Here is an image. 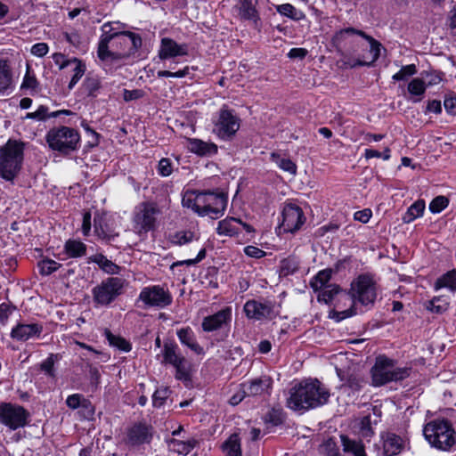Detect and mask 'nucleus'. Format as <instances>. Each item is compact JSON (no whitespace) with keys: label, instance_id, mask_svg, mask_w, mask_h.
<instances>
[{"label":"nucleus","instance_id":"obj_1","mask_svg":"<svg viewBox=\"0 0 456 456\" xmlns=\"http://www.w3.org/2000/svg\"><path fill=\"white\" fill-rule=\"evenodd\" d=\"M332 43L346 68L370 66L379 57L381 45L362 30L346 28L336 32Z\"/></svg>","mask_w":456,"mask_h":456},{"label":"nucleus","instance_id":"obj_2","mask_svg":"<svg viewBox=\"0 0 456 456\" xmlns=\"http://www.w3.org/2000/svg\"><path fill=\"white\" fill-rule=\"evenodd\" d=\"M227 195L220 191L187 190L182 199L184 208L200 216L216 219L224 215L227 206Z\"/></svg>","mask_w":456,"mask_h":456},{"label":"nucleus","instance_id":"obj_3","mask_svg":"<svg viewBox=\"0 0 456 456\" xmlns=\"http://www.w3.org/2000/svg\"><path fill=\"white\" fill-rule=\"evenodd\" d=\"M330 396L329 389L317 379H306L290 389L287 406L297 411L322 406Z\"/></svg>","mask_w":456,"mask_h":456},{"label":"nucleus","instance_id":"obj_4","mask_svg":"<svg viewBox=\"0 0 456 456\" xmlns=\"http://www.w3.org/2000/svg\"><path fill=\"white\" fill-rule=\"evenodd\" d=\"M376 297L377 287L372 278L365 274L359 275L351 283L350 294L343 293L340 295V300L348 301L351 305L345 310H339V305H336L338 320H344L357 314L356 302L369 306L374 304Z\"/></svg>","mask_w":456,"mask_h":456},{"label":"nucleus","instance_id":"obj_5","mask_svg":"<svg viewBox=\"0 0 456 456\" xmlns=\"http://www.w3.org/2000/svg\"><path fill=\"white\" fill-rule=\"evenodd\" d=\"M23 143L9 140L0 147V177L12 181L19 174L23 162Z\"/></svg>","mask_w":456,"mask_h":456},{"label":"nucleus","instance_id":"obj_6","mask_svg":"<svg viewBox=\"0 0 456 456\" xmlns=\"http://www.w3.org/2000/svg\"><path fill=\"white\" fill-rule=\"evenodd\" d=\"M410 369L399 367L393 359L379 355L371 368V384L381 387L389 382L403 380L410 375Z\"/></svg>","mask_w":456,"mask_h":456},{"label":"nucleus","instance_id":"obj_7","mask_svg":"<svg viewBox=\"0 0 456 456\" xmlns=\"http://www.w3.org/2000/svg\"><path fill=\"white\" fill-rule=\"evenodd\" d=\"M423 435L432 447L441 451L450 450L456 442L452 426L444 419H435L426 424Z\"/></svg>","mask_w":456,"mask_h":456},{"label":"nucleus","instance_id":"obj_8","mask_svg":"<svg viewBox=\"0 0 456 456\" xmlns=\"http://www.w3.org/2000/svg\"><path fill=\"white\" fill-rule=\"evenodd\" d=\"M46 142L52 150L69 153L78 148L80 135L69 126L54 127L47 132Z\"/></svg>","mask_w":456,"mask_h":456},{"label":"nucleus","instance_id":"obj_9","mask_svg":"<svg viewBox=\"0 0 456 456\" xmlns=\"http://www.w3.org/2000/svg\"><path fill=\"white\" fill-rule=\"evenodd\" d=\"M126 284V280L119 277H110L103 280L92 289L95 305L106 306L111 304L123 293Z\"/></svg>","mask_w":456,"mask_h":456},{"label":"nucleus","instance_id":"obj_10","mask_svg":"<svg viewBox=\"0 0 456 456\" xmlns=\"http://www.w3.org/2000/svg\"><path fill=\"white\" fill-rule=\"evenodd\" d=\"M142 46V37L135 33L125 31L109 47L105 61H118L134 55Z\"/></svg>","mask_w":456,"mask_h":456},{"label":"nucleus","instance_id":"obj_11","mask_svg":"<svg viewBox=\"0 0 456 456\" xmlns=\"http://www.w3.org/2000/svg\"><path fill=\"white\" fill-rule=\"evenodd\" d=\"M159 210L154 203L142 202L134 208L133 213V230L139 235H143L153 230Z\"/></svg>","mask_w":456,"mask_h":456},{"label":"nucleus","instance_id":"obj_12","mask_svg":"<svg viewBox=\"0 0 456 456\" xmlns=\"http://www.w3.org/2000/svg\"><path fill=\"white\" fill-rule=\"evenodd\" d=\"M29 417V412L18 403L10 402L0 403V424L11 431H15L27 426Z\"/></svg>","mask_w":456,"mask_h":456},{"label":"nucleus","instance_id":"obj_13","mask_svg":"<svg viewBox=\"0 0 456 456\" xmlns=\"http://www.w3.org/2000/svg\"><path fill=\"white\" fill-rule=\"evenodd\" d=\"M213 133L224 141L231 140L240 129V119L233 110L224 106L213 120Z\"/></svg>","mask_w":456,"mask_h":456},{"label":"nucleus","instance_id":"obj_14","mask_svg":"<svg viewBox=\"0 0 456 456\" xmlns=\"http://www.w3.org/2000/svg\"><path fill=\"white\" fill-rule=\"evenodd\" d=\"M139 300L147 307L165 308L172 303V295L163 286L151 285L144 287L141 290Z\"/></svg>","mask_w":456,"mask_h":456},{"label":"nucleus","instance_id":"obj_15","mask_svg":"<svg viewBox=\"0 0 456 456\" xmlns=\"http://www.w3.org/2000/svg\"><path fill=\"white\" fill-rule=\"evenodd\" d=\"M303 209L295 203H286L281 211V223L280 228L283 232L294 233L305 223Z\"/></svg>","mask_w":456,"mask_h":456},{"label":"nucleus","instance_id":"obj_16","mask_svg":"<svg viewBox=\"0 0 456 456\" xmlns=\"http://www.w3.org/2000/svg\"><path fill=\"white\" fill-rule=\"evenodd\" d=\"M124 27L125 25L118 21L106 22L102 26V36L98 45V56L101 60H106L110 43L115 42L117 37L125 32L122 30Z\"/></svg>","mask_w":456,"mask_h":456},{"label":"nucleus","instance_id":"obj_17","mask_svg":"<svg viewBox=\"0 0 456 456\" xmlns=\"http://www.w3.org/2000/svg\"><path fill=\"white\" fill-rule=\"evenodd\" d=\"M258 0H239L234 10L240 20L250 22L257 30L261 29V18L257 9Z\"/></svg>","mask_w":456,"mask_h":456},{"label":"nucleus","instance_id":"obj_18","mask_svg":"<svg viewBox=\"0 0 456 456\" xmlns=\"http://www.w3.org/2000/svg\"><path fill=\"white\" fill-rule=\"evenodd\" d=\"M189 54V45L185 43L179 44L170 37H163L159 47L160 60L176 59Z\"/></svg>","mask_w":456,"mask_h":456},{"label":"nucleus","instance_id":"obj_19","mask_svg":"<svg viewBox=\"0 0 456 456\" xmlns=\"http://www.w3.org/2000/svg\"><path fill=\"white\" fill-rule=\"evenodd\" d=\"M242 230L247 233L254 232L252 226L234 217H228L220 221L216 228V232L219 235L229 237L239 235Z\"/></svg>","mask_w":456,"mask_h":456},{"label":"nucleus","instance_id":"obj_20","mask_svg":"<svg viewBox=\"0 0 456 456\" xmlns=\"http://www.w3.org/2000/svg\"><path fill=\"white\" fill-rule=\"evenodd\" d=\"M232 321V308L225 307L217 313L205 317L201 327L206 332H211L223 328Z\"/></svg>","mask_w":456,"mask_h":456},{"label":"nucleus","instance_id":"obj_21","mask_svg":"<svg viewBox=\"0 0 456 456\" xmlns=\"http://www.w3.org/2000/svg\"><path fill=\"white\" fill-rule=\"evenodd\" d=\"M15 89L10 61L0 58V96H9Z\"/></svg>","mask_w":456,"mask_h":456},{"label":"nucleus","instance_id":"obj_22","mask_svg":"<svg viewBox=\"0 0 456 456\" xmlns=\"http://www.w3.org/2000/svg\"><path fill=\"white\" fill-rule=\"evenodd\" d=\"M243 384L247 389L248 396L269 395L273 388V379L266 375H263Z\"/></svg>","mask_w":456,"mask_h":456},{"label":"nucleus","instance_id":"obj_23","mask_svg":"<svg viewBox=\"0 0 456 456\" xmlns=\"http://www.w3.org/2000/svg\"><path fill=\"white\" fill-rule=\"evenodd\" d=\"M273 305L268 301L249 300L244 305V312L248 318L261 320L271 316Z\"/></svg>","mask_w":456,"mask_h":456},{"label":"nucleus","instance_id":"obj_24","mask_svg":"<svg viewBox=\"0 0 456 456\" xmlns=\"http://www.w3.org/2000/svg\"><path fill=\"white\" fill-rule=\"evenodd\" d=\"M187 150L201 157H210L217 153V145L211 142H206L198 138H188Z\"/></svg>","mask_w":456,"mask_h":456},{"label":"nucleus","instance_id":"obj_25","mask_svg":"<svg viewBox=\"0 0 456 456\" xmlns=\"http://www.w3.org/2000/svg\"><path fill=\"white\" fill-rule=\"evenodd\" d=\"M152 439V429L150 426L138 424L132 427L127 435L129 444L135 446L149 444Z\"/></svg>","mask_w":456,"mask_h":456},{"label":"nucleus","instance_id":"obj_26","mask_svg":"<svg viewBox=\"0 0 456 456\" xmlns=\"http://www.w3.org/2000/svg\"><path fill=\"white\" fill-rule=\"evenodd\" d=\"M43 331V327L37 323H20L12 328L11 336L12 338L26 341L32 338H38Z\"/></svg>","mask_w":456,"mask_h":456},{"label":"nucleus","instance_id":"obj_27","mask_svg":"<svg viewBox=\"0 0 456 456\" xmlns=\"http://www.w3.org/2000/svg\"><path fill=\"white\" fill-rule=\"evenodd\" d=\"M22 94L36 95L41 91V86L35 73L31 70L29 65H27L26 73L20 86Z\"/></svg>","mask_w":456,"mask_h":456},{"label":"nucleus","instance_id":"obj_28","mask_svg":"<svg viewBox=\"0 0 456 456\" xmlns=\"http://www.w3.org/2000/svg\"><path fill=\"white\" fill-rule=\"evenodd\" d=\"M383 453L385 456H394L401 452L403 449V440L400 436L387 433L382 436Z\"/></svg>","mask_w":456,"mask_h":456},{"label":"nucleus","instance_id":"obj_29","mask_svg":"<svg viewBox=\"0 0 456 456\" xmlns=\"http://www.w3.org/2000/svg\"><path fill=\"white\" fill-rule=\"evenodd\" d=\"M177 337L182 344L187 346L196 354L203 352V348L197 343L195 335L191 328L187 327L177 330Z\"/></svg>","mask_w":456,"mask_h":456},{"label":"nucleus","instance_id":"obj_30","mask_svg":"<svg viewBox=\"0 0 456 456\" xmlns=\"http://www.w3.org/2000/svg\"><path fill=\"white\" fill-rule=\"evenodd\" d=\"M69 63V68L71 69L70 71L72 76L68 86L69 89H72L85 75L86 71V65L82 60L75 57L70 58Z\"/></svg>","mask_w":456,"mask_h":456},{"label":"nucleus","instance_id":"obj_31","mask_svg":"<svg viewBox=\"0 0 456 456\" xmlns=\"http://www.w3.org/2000/svg\"><path fill=\"white\" fill-rule=\"evenodd\" d=\"M407 90L414 102H420L427 90L425 82L421 77L412 78L407 86Z\"/></svg>","mask_w":456,"mask_h":456},{"label":"nucleus","instance_id":"obj_32","mask_svg":"<svg viewBox=\"0 0 456 456\" xmlns=\"http://www.w3.org/2000/svg\"><path fill=\"white\" fill-rule=\"evenodd\" d=\"M331 269H324L316 275H314L310 281V286L314 291H320L322 289L325 288L327 285H330V281L332 276Z\"/></svg>","mask_w":456,"mask_h":456},{"label":"nucleus","instance_id":"obj_33","mask_svg":"<svg viewBox=\"0 0 456 456\" xmlns=\"http://www.w3.org/2000/svg\"><path fill=\"white\" fill-rule=\"evenodd\" d=\"M426 208L425 201L423 200H419L415 201L412 205H411L406 213L403 216V222L404 224H410L413 222L416 218L422 216L424 210Z\"/></svg>","mask_w":456,"mask_h":456},{"label":"nucleus","instance_id":"obj_34","mask_svg":"<svg viewBox=\"0 0 456 456\" xmlns=\"http://www.w3.org/2000/svg\"><path fill=\"white\" fill-rule=\"evenodd\" d=\"M92 262L98 265V266L106 273L118 274L120 272V267L109 260L105 256L102 254H96L91 258Z\"/></svg>","mask_w":456,"mask_h":456},{"label":"nucleus","instance_id":"obj_35","mask_svg":"<svg viewBox=\"0 0 456 456\" xmlns=\"http://www.w3.org/2000/svg\"><path fill=\"white\" fill-rule=\"evenodd\" d=\"M222 448L227 456H241L240 440L237 434L231 435Z\"/></svg>","mask_w":456,"mask_h":456},{"label":"nucleus","instance_id":"obj_36","mask_svg":"<svg viewBox=\"0 0 456 456\" xmlns=\"http://www.w3.org/2000/svg\"><path fill=\"white\" fill-rule=\"evenodd\" d=\"M66 403L71 409H77L79 407L85 408L88 416H92L94 414V409L90 403L79 394L69 395L66 400Z\"/></svg>","mask_w":456,"mask_h":456},{"label":"nucleus","instance_id":"obj_37","mask_svg":"<svg viewBox=\"0 0 456 456\" xmlns=\"http://www.w3.org/2000/svg\"><path fill=\"white\" fill-rule=\"evenodd\" d=\"M341 441L346 452H351L354 456H366L364 446L361 442L351 440L345 436H341Z\"/></svg>","mask_w":456,"mask_h":456},{"label":"nucleus","instance_id":"obj_38","mask_svg":"<svg viewBox=\"0 0 456 456\" xmlns=\"http://www.w3.org/2000/svg\"><path fill=\"white\" fill-rule=\"evenodd\" d=\"M48 110V107L40 105L36 111L27 113L25 118L44 121L49 118H57L61 113V111L49 113ZM62 112L68 113V110H62Z\"/></svg>","mask_w":456,"mask_h":456},{"label":"nucleus","instance_id":"obj_39","mask_svg":"<svg viewBox=\"0 0 456 456\" xmlns=\"http://www.w3.org/2000/svg\"><path fill=\"white\" fill-rule=\"evenodd\" d=\"M86 245L76 240H69L65 243V251L69 257H80L86 254Z\"/></svg>","mask_w":456,"mask_h":456},{"label":"nucleus","instance_id":"obj_40","mask_svg":"<svg viewBox=\"0 0 456 456\" xmlns=\"http://www.w3.org/2000/svg\"><path fill=\"white\" fill-rule=\"evenodd\" d=\"M300 265V260L295 256H290L283 259L281 263V274L288 276L295 273Z\"/></svg>","mask_w":456,"mask_h":456},{"label":"nucleus","instance_id":"obj_41","mask_svg":"<svg viewBox=\"0 0 456 456\" xmlns=\"http://www.w3.org/2000/svg\"><path fill=\"white\" fill-rule=\"evenodd\" d=\"M340 293V289L336 284L327 285L325 288L322 289L317 296L318 301L324 302L325 304H329L331 302L335 296Z\"/></svg>","mask_w":456,"mask_h":456},{"label":"nucleus","instance_id":"obj_42","mask_svg":"<svg viewBox=\"0 0 456 456\" xmlns=\"http://www.w3.org/2000/svg\"><path fill=\"white\" fill-rule=\"evenodd\" d=\"M441 288L456 290V271L448 272L436 281L435 289H439Z\"/></svg>","mask_w":456,"mask_h":456},{"label":"nucleus","instance_id":"obj_43","mask_svg":"<svg viewBox=\"0 0 456 456\" xmlns=\"http://www.w3.org/2000/svg\"><path fill=\"white\" fill-rule=\"evenodd\" d=\"M184 357L176 353L175 346L165 345L163 349V362L175 366L180 363Z\"/></svg>","mask_w":456,"mask_h":456},{"label":"nucleus","instance_id":"obj_44","mask_svg":"<svg viewBox=\"0 0 456 456\" xmlns=\"http://www.w3.org/2000/svg\"><path fill=\"white\" fill-rule=\"evenodd\" d=\"M273 160L276 165L285 172L289 173L292 175L297 174V165L289 159L281 158L279 155L273 153Z\"/></svg>","mask_w":456,"mask_h":456},{"label":"nucleus","instance_id":"obj_45","mask_svg":"<svg viewBox=\"0 0 456 456\" xmlns=\"http://www.w3.org/2000/svg\"><path fill=\"white\" fill-rule=\"evenodd\" d=\"M37 266L40 274L46 276L56 272L61 266V265L53 259L44 258L38 262Z\"/></svg>","mask_w":456,"mask_h":456},{"label":"nucleus","instance_id":"obj_46","mask_svg":"<svg viewBox=\"0 0 456 456\" xmlns=\"http://www.w3.org/2000/svg\"><path fill=\"white\" fill-rule=\"evenodd\" d=\"M105 336L110 346L117 347L124 352L130 351L131 346L125 338L113 335L109 330H105Z\"/></svg>","mask_w":456,"mask_h":456},{"label":"nucleus","instance_id":"obj_47","mask_svg":"<svg viewBox=\"0 0 456 456\" xmlns=\"http://www.w3.org/2000/svg\"><path fill=\"white\" fill-rule=\"evenodd\" d=\"M195 443L193 441H180L173 439L170 441L168 446L170 450L178 452L179 454H188L194 447Z\"/></svg>","mask_w":456,"mask_h":456},{"label":"nucleus","instance_id":"obj_48","mask_svg":"<svg viewBox=\"0 0 456 456\" xmlns=\"http://www.w3.org/2000/svg\"><path fill=\"white\" fill-rule=\"evenodd\" d=\"M194 237L191 231H179L171 235L170 240L175 245L182 246L192 241Z\"/></svg>","mask_w":456,"mask_h":456},{"label":"nucleus","instance_id":"obj_49","mask_svg":"<svg viewBox=\"0 0 456 456\" xmlns=\"http://www.w3.org/2000/svg\"><path fill=\"white\" fill-rule=\"evenodd\" d=\"M264 422L269 427L278 426L282 422L280 410L271 409L263 417Z\"/></svg>","mask_w":456,"mask_h":456},{"label":"nucleus","instance_id":"obj_50","mask_svg":"<svg viewBox=\"0 0 456 456\" xmlns=\"http://www.w3.org/2000/svg\"><path fill=\"white\" fill-rule=\"evenodd\" d=\"M370 415L364 416L359 423V434L362 437L369 439L374 434Z\"/></svg>","mask_w":456,"mask_h":456},{"label":"nucleus","instance_id":"obj_51","mask_svg":"<svg viewBox=\"0 0 456 456\" xmlns=\"http://www.w3.org/2000/svg\"><path fill=\"white\" fill-rule=\"evenodd\" d=\"M449 305L448 301L444 297H435L429 302L428 308L434 313L442 314L447 310Z\"/></svg>","mask_w":456,"mask_h":456},{"label":"nucleus","instance_id":"obj_52","mask_svg":"<svg viewBox=\"0 0 456 456\" xmlns=\"http://www.w3.org/2000/svg\"><path fill=\"white\" fill-rule=\"evenodd\" d=\"M417 73V67L414 64L403 66L398 72L393 75L392 79L400 81L405 80L408 77L413 76Z\"/></svg>","mask_w":456,"mask_h":456},{"label":"nucleus","instance_id":"obj_53","mask_svg":"<svg viewBox=\"0 0 456 456\" xmlns=\"http://www.w3.org/2000/svg\"><path fill=\"white\" fill-rule=\"evenodd\" d=\"M170 390L167 387L158 388L152 395V404L154 407L159 408L168 397Z\"/></svg>","mask_w":456,"mask_h":456},{"label":"nucleus","instance_id":"obj_54","mask_svg":"<svg viewBox=\"0 0 456 456\" xmlns=\"http://www.w3.org/2000/svg\"><path fill=\"white\" fill-rule=\"evenodd\" d=\"M449 204V200L444 196L436 197L429 204V210L433 214L443 211Z\"/></svg>","mask_w":456,"mask_h":456},{"label":"nucleus","instance_id":"obj_55","mask_svg":"<svg viewBox=\"0 0 456 456\" xmlns=\"http://www.w3.org/2000/svg\"><path fill=\"white\" fill-rule=\"evenodd\" d=\"M391 151L389 147H385L383 152H379V151L373 150V149H366L364 151V158L366 159H370L372 158H381L384 160H389L391 158Z\"/></svg>","mask_w":456,"mask_h":456},{"label":"nucleus","instance_id":"obj_56","mask_svg":"<svg viewBox=\"0 0 456 456\" xmlns=\"http://www.w3.org/2000/svg\"><path fill=\"white\" fill-rule=\"evenodd\" d=\"M321 452L325 453L327 456H339L337 443L333 438L327 439L321 445Z\"/></svg>","mask_w":456,"mask_h":456},{"label":"nucleus","instance_id":"obj_57","mask_svg":"<svg viewBox=\"0 0 456 456\" xmlns=\"http://www.w3.org/2000/svg\"><path fill=\"white\" fill-rule=\"evenodd\" d=\"M84 87L89 95L94 96L101 87V82L96 77H89L84 81Z\"/></svg>","mask_w":456,"mask_h":456},{"label":"nucleus","instance_id":"obj_58","mask_svg":"<svg viewBox=\"0 0 456 456\" xmlns=\"http://www.w3.org/2000/svg\"><path fill=\"white\" fill-rule=\"evenodd\" d=\"M175 368V378L179 380L189 379V365L185 358L182 359L180 363L174 366Z\"/></svg>","mask_w":456,"mask_h":456},{"label":"nucleus","instance_id":"obj_59","mask_svg":"<svg viewBox=\"0 0 456 456\" xmlns=\"http://www.w3.org/2000/svg\"><path fill=\"white\" fill-rule=\"evenodd\" d=\"M277 12L283 16L290 18L292 20H298L297 17L296 8L290 4H283L276 6Z\"/></svg>","mask_w":456,"mask_h":456},{"label":"nucleus","instance_id":"obj_60","mask_svg":"<svg viewBox=\"0 0 456 456\" xmlns=\"http://www.w3.org/2000/svg\"><path fill=\"white\" fill-rule=\"evenodd\" d=\"M190 72V68L185 66L183 69H180L176 72H172L170 70H159L157 75L159 77H175L182 78L186 77Z\"/></svg>","mask_w":456,"mask_h":456},{"label":"nucleus","instance_id":"obj_61","mask_svg":"<svg viewBox=\"0 0 456 456\" xmlns=\"http://www.w3.org/2000/svg\"><path fill=\"white\" fill-rule=\"evenodd\" d=\"M173 172L172 162L169 159L163 158L159 161L158 173L161 176H168Z\"/></svg>","mask_w":456,"mask_h":456},{"label":"nucleus","instance_id":"obj_62","mask_svg":"<svg viewBox=\"0 0 456 456\" xmlns=\"http://www.w3.org/2000/svg\"><path fill=\"white\" fill-rule=\"evenodd\" d=\"M420 77L423 78L427 88L438 85L442 80L438 74L432 72H422Z\"/></svg>","mask_w":456,"mask_h":456},{"label":"nucleus","instance_id":"obj_63","mask_svg":"<svg viewBox=\"0 0 456 456\" xmlns=\"http://www.w3.org/2000/svg\"><path fill=\"white\" fill-rule=\"evenodd\" d=\"M53 61L61 70L69 67L70 58H67L63 53H55L52 55Z\"/></svg>","mask_w":456,"mask_h":456},{"label":"nucleus","instance_id":"obj_64","mask_svg":"<svg viewBox=\"0 0 456 456\" xmlns=\"http://www.w3.org/2000/svg\"><path fill=\"white\" fill-rule=\"evenodd\" d=\"M54 355L50 354L42 363L41 370L48 376L54 377Z\"/></svg>","mask_w":456,"mask_h":456}]
</instances>
